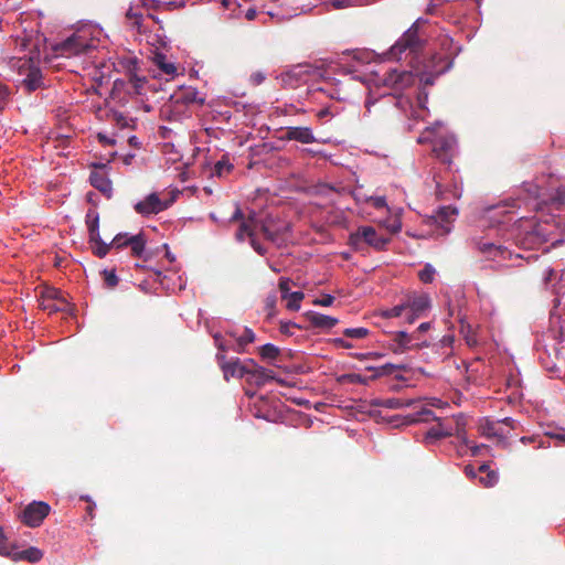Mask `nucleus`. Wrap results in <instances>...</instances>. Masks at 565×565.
I'll list each match as a JSON object with an SVG mask.
<instances>
[{
  "label": "nucleus",
  "mask_w": 565,
  "mask_h": 565,
  "mask_svg": "<svg viewBox=\"0 0 565 565\" xmlns=\"http://www.w3.org/2000/svg\"><path fill=\"white\" fill-rule=\"evenodd\" d=\"M428 36L426 33H416L407 29L385 53L388 61L408 60L409 65L417 72L424 86H431L436 77L444 74L450 62L446 55L433 54L429 58L419 61L426 49Z\"/></svg>",
  "instance_id": "f257e3e1"
},
{
  "label": "nucleus",
  "mask_w": 565,
  "mask_h": 565,
  "mask_svg": "<svg viewBox=\"0 0 565 565\" xmlns=\"http://www.w3.org/2000/svg\"><path fill=\"white\" fill-rule=\"evenodd\" d=\"M390 242V237L379 235L372 226H360L349 236V245L356 252L363 250L364 244L376 250H384Z\"/></svg>",
  "instance_id": "f03ea898"
},
{
  "label": "nucleus",
  "mask_w": 565,
  "mask_h": 565,
  "mask_svg": "<svg viewBox=\"0 0 565 565\" xmlns=\"http://www.w3.org/2000/svg\"><path fill=\"white\" fill-rule=\"evenodd\" d=\"M11 66L17 68L20 74H25L23 85L29 93L36 90L42 86L41 70L34 65L30 57H17L11 60Z\"/></svg>",
  "instance_id": "7ed1b4c3"
},
{
  "label": "nucleus",
  "mask_w": 565,
  "mask_h": 565,
  "mask_svg": "<svg viewBox=\"0 0 565 565\" xmlns=\"http://www.w3.org/2000/svg\"><path fill=\"white\" fill-rule=\"evenodd\" d=\"M39 307L50 315L55 312H71L72 306L60 289L45 287L39 298Z\"/></svg>",
  "instance_id": "20e7f679"
},
{
  "label": "nucleus",
  "mask_w": 565,
  "mask_h": 565,
  "mask_svg": "<svg viewBox=\"0 0 565 565\" xmlns=\"http://www.w3.org/2000/svg\"><path fill=\"white\" fill-rule=\"evenodd\" d=\"M315 74V70L310 64H298L280 75L281 84L287 88H297L306 84Z\"/></svg>",
  "instance_id": "39448f33"
},
{
  "label": "nucleus",
  "mask_w": 565,
  "mask_h": 565,
  "mask_svg": "<svg viewBox=\"0 0 565 565\" xmlns=\"http://www.w3.org/2000/svg\"><path fill=\"white\" fill-rule=\"evenodd\" d=\"M51 507L46 502L33 501L23 509L19 518L25 525L38 527L49 515Z\"/></svg>",
  "instance_id": "423d86ee"
},
{
  "label": "nucleus",
  "mask_w": 565,
  "mask_h": 565,
  "mask_svg": "<svg viewBox=\"0 0 565 565\" xmlns=\"http://www.w3.org/2000/svg\"><path fill=\"white\" fill-rule=\"evenodd\" d=\"M216 361L223 372L224 380L227 382L231 377L243 379L248 375L250 364L247 363V360L245 362H242L238 358L227 360L225 354L217 353Z\"/></svg>",
  "instance_id": "0eeeda50"
},
{
  "label": "nucleus",
  "mask_w": 565,
  "mask_h": 565,
  "mask_svg": "<svg viewBox=\"0 0 565 565\" xmlns=\"http://www.w3.org/2000/svg\"><path fill=\"white\" fill-rule=\"evenodd\" d=\"M415 77L419 78L414 68L413 71L392 70L384 75L383 84L395 92H402L414 84Z\"/></svg>",
  "instance_id": "6e6552de"
},
{
  "label": "nucleus",
  "mask_w": 565,
  "mask_h": 565,
  "mask_svg": "<svg viewBox=\"0 0 565 565\" xmlns=\"http://www.w3.org/2000/svg\"><path fill=\"white\" fill-rule=\"evenodd\" d=\"M457 215V209L452 206H441L434 215L427 218V224L437 226V235H447L450 233V224Z\"/></svg>",
  "instance_id": "1a4fd4ad"
},
{
  "label": "nucleus",
  "mask_w": 565,
  "mask_h": 565,
  "mask_svg": "<svg viewBox=\"0 0 565 565\" xmlns=\"http://www.w3.org/2000/svg\"><path fill=\"white\" fill-rule=\"evenodd\" d=\"M457 140L452 136H440L435 139L433 152L443 162L450 164L456 154Z\"/></svg>",
  "instance_id": "9d476101"
},
{
  "label": "nucleus",
  "mask_w": 565,
  "mask_h": 565,
  "mask_svg": "<svg viewBox=\"0 0 565 565\" xmlns=\"http://www.w3.org/2000/svg\"><path fill=\"white\" fill-rule=\"evenodd\" d=\"M427 345L428 343L426 341H414V334H409L405 331H397L393 334L388 348L394 353L398 354Z\"/></svg>",
  "instance_id": "9b49d317"
},
{
  "label": "nucleus",
  "mask_w": 565,
  "mask_h": 565,
  "mask_svg": "<svg viewBox=\"0 0 565 565\" xmlns=\"http://www.w3.org/2000/svg\"><path fill=\"white\" fill-rule=\"evenodd\" d=\"M170 203V201H162L157 193H151L136 203L134 207L138 214L148 216L167 210Z\"/></svg>",
  "instance_id": "f8f14e48"
},
{
  "label": "nucleus",
  "mask_w": 565,
  "mask_h": 565,
  "mask_svg": "<svg viewBox=\"0 0 565 565\" xmlns=\"http://www.w3.org/2000/svg\"><path fill=\"white\" fill-rule=\"evenodd\" d=\"M280 139L284 141L295 140L300 143H313L317 141L310 127H287Z\"/></svg>",
  "instance_id": "ddd939ff"
},
{
  "label": "nucleus",
  "mask_w": 565,
  "mask_h": 565,
  "mask_svg": "<svg viewBox=\"0 0 565 565\" xmlns=\"http://www.w3.org/2000/svg\"><path fill=\"white\" fill-rule=\"evenodd\" d=\"M89 49L87 41L81 36L73 34L60 44L58 50L63 55H78Z\"/></svg>",
  "instance_id": "4468645a"
},
{
  "label": "nucleus",
  "mask_w": 565,
  "mask_h": 565,
  "mask_svg": "<svg viewBox=\"0 0 565 565\" xmlns=\"http://www.w3.org/2000/svg\"><path fill=\"white\" fill-rule=\"evenodd\" d=\"M146 82L147 79L145 76H138L137 74L131 73L127 83L121 79L115 81L113 93L125 89L128 94L140 95Z\"/></svg>",
  "instance_id": "2eb2a0df"
},
{
  "label": "nucleus",
  "mask_w": 565,
  "mask_h": 565,
  "mask_svg": "<svg viewBox=\"0 0 565 565\" xmlns=\"http://www.w3.org/2000/svg\"><path fill=\"white\" fill-rule=\"evenodd\" d=\"M235 236L239 242H243L245 236H248L250 245L257 254L264 256L267 253V249L256 239L255 226H250V221H244L242 224H239Z\"/></svg>",
  "instance_id": "dca6fc26"
},
{
  "label": "nucleus",
  "mask_w": 565,
  "mask_h": 565,
  "mask_svg": "<svg viewBox=\"0 0 565 565\" xmlns=\"http://www.w3.org/2000/svg\"><path fill=\"white\" fill-rule=\"evenodd\" d=\"M247 363L250 364L247 380L257 386L265 385L269 380H274V372L258 365L253 359H248Z\"/></svg>",
  "instance_id": "f3484780"
},
{
  "label": "nucleus",
  "mask_w": 565,
  "mask_h": 565,
  "mask_svg": "<svg viewBox=\"0 0 565 565\" xmlns=\"http://www.w3.org/2000/svg\"><path fill=\"white\" fill-rule=\"evenodd\" d=\"M478 430L481 436L487 438H498L499 441H503L505 438V433L498 420L483 418L479 423Z\"/></svg>",
  "instance_id": "a211bd4d"
},
{
  "label": "nucleus",
  "mask_w": 565,
  "mask_h": 565,
  "mask_svg": "<svg viewBox=\"0 0 565 565\" xmlns=\"http://www.w3.org/2000/svg\"><path fill=\"white\" fill-rule=\"evenodd\" d=\"M305 317L313 328L319 329H331L339 322L337 318L326 316L316 311H308L305 313Z\"/></svg>",
  "instance_id": "6ab92c4d"
},
{
  "label": "nucleus",
  "mask_w": 565,
  "mask_h": 565,
  "mask_svg": "<svg viewBox=\"0 0 565 565\" xmlns=\"http://www.w3.org/2000/svg\"><path fill=\"white\" fill-rule=\"evenodd\" d=\"M523 190L526 192L529 199L536 201V207L542 209L546 201L547 189L531 182L523 183Z\"/></svg>",
  "instance_id": "aec40b11"
},
{
  "label": "nucleus",
  "mask_w": 565,
  "mask_h": 565,
  "mask_svg": "<svg viewBox=\"0 0 565 565\" xmlns=\"http://www.w3.org/2000/svg\"><path fill=\"white\" fill-rule=\"evenodd\" d=\"M288 228V226H277L273 221H265L260 224V232L267 241L275 244H279L281 234Z\"/></svg>",
  "instance_id": "412c9836"
},
{
  "label": "nucleus",
  "mask_w": 565,
  "mask_h": 565,
  "mask_svg": "<svg viewBox=\"0 0 565 565\" xmlns=\"http://www.w3.org/2000/svg\"><path fill=\"white\" fill-rule=\"evenodd\" d=\"M416 404L413 399L401 398V397H390V398H379L373 402L374 406L388 408V409H399L403 407H411Z\"/></svg>",
  "instance_id": "4be33fe9"
},
{
  "label": "nucleus",
  "mask_w": 565,
  "mask_h": 565,
  "mask_svg": "<svg viewBox=\"0 0 565 565\" xmlns=\"http://www.w3.org/2000/svg\"><path fill=\"white\" fill-rule=\"evenodd\" d=\"M90 184L102 193L110 196L113 186L110 180L102 171H93L89 175Z\"/></svg>",
  "instance_id": "5701e85b"
},
{
  "label": "nucleus",
  "mask_w": 565,
  "mask_h": 565,
  "mask_svg": "<svg viewBox=\"0 0 565 565\" xmlns=\"http://www.w3.org/2000/svg\"><path fill=\"white\" fill-rule=\"evenodd\" d=\"M407 311H412L413 316L422 317L429 308V298L425 295L408 298L405 302Z\"/></svg>",
  "instance_id": "b1692460"
},
{
  "label": "nucleus",
  "mask_w": 565,
  "mask_h": 565,
  "mask_svg": "<svg viewBox=\"0 0 565 565\" xmlns=\"http://www.w3.org/2000/svg\"><path fill=\"white\" fill-rule=\"evenodd\" d=\"M546 201L544 206H548L552 210H562L565 207V185H561L555 189L553 192L546 195Z\"/></svg>",
  "instance_id": "393cba45"
},
{
  "label": "nucleus",
  "mask_w": 565,
  "mask_h": 565,
  "mask_svg": "<svg viewBox=\"0 0 565 565\" xmlns=\"http://www.w3.org/2000/svg\"><path fill=\"white\" fill-rule=\"evenodd\" d=\"M457 321L460 324V333L465 337L468 345L472 347L477 344V339L472 332L471 326L466 321L465 313H461L460 309L457 312Z\"/></svg>",
  "instance_id": "a878e982"
},
{
  "label": "nucleus",
  "mask_w": 565,
  "mask_h": 565,
  "mask_svg": "<svg viewBox=\"0 0 565 565\" xmlns=\"http://www.w3.org/2000/svg\"><path fill=\"white\" fill-rule=\"evenodd\" d=\"M153 64L161 71V73L168 76H174L177 74V67L173 63L167 60V56L162 53H156L152 57Z\"/></svg>",
  "instance_id": "bb28decb"
},
{
  "label": "nucleus",
  "mask_w": 565,
  "mask_h": 565,
  "mask_svg": "<svg viewBox=\"0 0 565 565\" xmlns=\"http://www.w3.org/2000/svg\"><path fill=\"white\" fill-rule=\"evenodd\" d=\"M42 557H43L42 551L36 548V547H29V548H26L24 551H21V552H14L11 555V558L13 561L23 559V561H28L30 563H36Z\"/></svg>",
  "instance_id": "cd10ccee"
},
{
  "label": "nucleus",
  "mask_w": 565,
  "mask_h": 565,
  "mask_svg": "<svg viewBox=\"0 0 565 565\" xmlns=\"http://www.w3.org/2000/svg\"><path fill=\"white\" fill-rule=\"evenodd\" d=\"M255 339H256V335L253 332V330L249 328H245L243 331V334H241V335H238V338H236V347L234 348V350L237 353H244L246 345L249 343H253L255 341Z\"/></svg>",
  "instance_id": "c85d7f7f"
},
{
  "label": "nucleus",
  "mask_w": 565,
  "mask_h": 565,
  "mask_svg": "<svg viewBox=\"0 0 565 565\" xmlns=\"http://www.w3.org/2000/svg\"><path fill=\"white\" fill-rule=\"evenodd\" d=\"M128 243H129L128 246H130V248H131L132 256L141 257V255L145 252V246H146V239H145L143 235L141 233L137 234V235H132V236H130Z\"/></svg>",
  "instance_id": "c756f323"
},
{
  "label": "nucleus",
  "mask_w": 565,
  "mask_h": 565,
  "mask_svg": "<svg viewBox=\"0 0 565 565\" xmlns=\"http://www.w3.org/2000/svg\"><path fill=\"white\" fill-rule=\"evenodd\" d=\"M279 354L280 349L271 343L264 344L259 348V355L263 360H275Z\"/></svg>",
  "instance_id": "7c9ffc66"
},
{
  "label": "nucleus",
  "mask_w": 565,
  "mask_h": 565,
  "mask_svg": "<svg viewBox=\"0 0 565 565\" xmlns=\"http://www.w3.org/2000/svg\"><path fill=\"white\" fill-rule=\"evenodd\" d=\"M305 298V294L302 291H294L287 297V309L290 311H298L300 309V303Z\"/></svg>",
  "instance_id": "2f4dec72"
},
{
  "label": "nucleus",
  "mask_w": 565,
  "mask_h": 565,
  "mask_svg": "<svg viewBox=\"0 0 565 565\" xmlns=\"http://www.w3.org/2000/svg\"><path fill=\"white\" fill-rule=\"evenodd\" d=\"M448 436H451V431L448 429H445L441 425H439L437 427H431L426 433L425 438H426V440H437V439H441V438H445Z\"/></svg>",
  "instance_id": "473e14b6"
},
{
  "label": "nucleus",
  "mask_w": 565,
  "mask_h": 565,
  "mask_svg": "<svg viewBox=\"0 0 565 565\" xmlns=\"http://www.w3.org/2000/svg\"><path fill=\"white\" fill-rule=\"evenodd\" d=\"M405 369H406L405 365H396V364L387 363V364L382 365V366H380L377 369H374L375 374L372 375V379H376V377H380V376H383V375H390L395 370H405ZM369 370H373V367H369Z\"/></svg>",
  "instance_id": "72a5a7b5"
},
{
  "label": "nucleus",
  "mask_w": 565,
  "mask_h": 565,
  "mask_svg": "<svg viewBox=\"0 0 565 565\" xmlns=\"http://www.w3.org/2000/svg\"><path fill=\"white\" fill-rule=\"evenodd\" d=\"M433 419H435L433 411L429 408H426V407H422L418 412H416L415 414H413L409 417L408 422L417 423V422H429Z\"/></svg>",
  "instance_id": "f704fd0d"
},
{
  "label": "nucleus",
  "mask_w": 565,
  "mask_h": 565,
  "mask_svg": "<svg viewBox=\"0 0 565 565\" xmlns=\"http://www.w3.org/2000/svg\"><path fill=\"white\" fill-rule=\"evenodd\" d=\"M405 311H407V306L404 302L401 305H396L393 308L383 310L381 315H382V317L387 318V319L398 318V317H403Z\"/></svg>",
  "instance_id": "c9c22d12"
},
{
  "label": "nucleus",
  "mask_w": 565,
  "mask_h": 565,
  "mask_svg": "<svg viewBox=\"0 0 565 565\" xmlns=\"http://www.w3.org/2000/svg\"><path fill=\"white\" fill-rule=\"evenodd\" d=\"M86 225L88 232H95L99 228V215L96 211L89 210L86 214Z\"/></svg>",
  "instance_id": "e433bc0d"
},
{
  "label": "nucleus",
  "mask_w": 565,
  "mask_h": 565,
  "mask_svg": "<svg viewBox=\"0 0 565 565\" xmlns=\"http://www.w3.org/2000/svg\"><path fill=\"white\" fill-rule=\"evenodd\" d=\"M238 221L241 222V224L244 221H250V226H256L254 214L249 215L247 218H245L239 205L236 204L235 211L232 214V216L230 217V223H234V222H238Z\"/></svg>",
  "instance_id": "4c0bfd02"
},
{
  "label": "nucleus",
  "mask_w": 565,
  "mask_h": 565,
  "mask_svg": "<svg viewBox=\"0 0 565 565\" xmlns=\"http://www.w3.org/2000/svg\"><path fill=\"white\" fill-rule=\"evenodd\" d=\"M370 331L366 328H348L343 331V334L352 339H363L369 335Z\"/></svg>",
  "instance_id": "58836bf2"
},
{
  "label": "nucleus",
  "mask_w": 565,
  "mask_h": 565,
  "mask_svg": "<svg viewBox=\"0 0 565 565\" xmlns=\"http://www.w3.org/2000/svg\"><path fill=\"white\" fill-rule=\"evenodd\" d=\"M129 238H130V236H128V234H126V233L117 234L114 237V239L110 242L111 248L121 249L124 247H127L129 245V243H128Z\"/></svg>",
  "instance_id": "ea45409f"
},
{
  "label": "nucleus",
  "mask_w": 565,
  "mask_h": 565,
  "mask_svg": "<svg viewBox=\"0 0 565 565\" xmlns=\"http://www.w3.org/2000/svg\"><path fill=\"white\" fill-rule=\"evenodd\" d=\"M126 18L131 21L132 26L139 28L142 13L138 9L130 7L126 12Z\"/></svg>",
  "instance_id": "a19ab883"
},
{
  "label": "nucleus",
  "mask_w": 565,
  "mask_h": 565,
  "mask_svg": "<svg viewBox=\"0 0 565 565\" xmlns=\"http://www.w3.org/2000/svg\"><path fill=\"white\" fill-rule=\"evenodd\" d=\"M435 276V269L431 265H426L419 273L418 277L419 279L425 282H431Z\"/></svg>",
  "instance_id": "79ce46f5"
},
{
  "label": "nucleus",
  "mask_w": 565,
  "mask_h": 565,
  "mask_svg": "<svg viewBox=\"0 0 565 565\" xmlns=\"http://www.w3.org/2000/svg\"><path fill=\"white\" fill-rule=\"evenodd\" d=\"M557 273L551 267H545L542 271L543 285L547 288L552 285V281L556 278Z\"/></svg>",
  "instance_id": "37998d69"
},
{
  "label": "nucleus",
  "mask_w": 565,
  "mask_h": 565,
  "mask_svg": "<svg viewBox=\"0 0 565 565\" xmlns=\"http://www.w3.org/2000/svg\"><path fill=\"white\" fill-rule=\"evenodd\" d=\"M498 473L495 471H488L484 477H480L479 481L484 487H493L498 482Z\"/></svg>",
  "instance_id": "c03bdc74"
},
{
  "label": "nucleus",
  "mask_w": 565,
  "mask_h": 565,
  "mask_svg": "<svg viewBox=\"0 0 565 565\" xmlns=\"http://www.w3.org/2000/svg\"><path fill=\"white\" fill-rule=\"evenodd\" d=\"M344 379L349 382V383H352V384H361V385H366L369 383L370 380H373L372 376L371 377H365L361 374H358V373H351V374H347L344 376Z\"/></svg>",
  "instance_id": "a18cd8bd"
},
{
  "label": "nucleus",
  "mask_w": 565,
  "mask_h": 565,
  "mask_svg": "<svg viewBox=\"0 0 565 565\" xmlns=\"http://www.w3.org/2000/svg\"><path fill=\"white\" fill-rule=\"evenodd\" d=\"M110 249V243L106 244L105 242H99L95 244L93 252L97 257L103 258L109 253Z\"/></svg>",
  "instance_id": "49530a36"
},
{
  "label": "nucleus",
  "mask_w": 565,
  "mask_h": 565,
  "mask_svg": "<svg viewBox=\"0 0 565 565\" xmlns=\"http://www.w3.org/2000/svg\"><path fill=\"white\" fill-rule=\"evenodd\" d=\"M0 555L11 557L12 551L8 545V540L3 533V529L0 526Z\"/></svg>",
  "instance_id": "de8ad7c7"
},
{
  "label": "nucleus",
  "mask_w": 565,
  "mask_h": 565,
  "mask_svg": "<svg viewBox=\"0 0 565 565\" xmlns=\"http://www.w3.org/2000/svg\"><path fill=\"white\" fill-rule=\"evenodd\" d=\"M113 120L116 122L117 126H119L120 128H126V127H129L130 126V122L132 121V119L130 118H127L126 116H124L121 113H114L113 114Z\"/></svg>",
  "instance_id": "09e8293b"
},
{
  "label": "nucleus",
  "mask_w": 565,
  "mask_h": 565,
  "mask_svg": "<svg viewBox=\"0 0 565 565\" xmlns=\"http://www.w3.org/2000/svg\"><path fill=\"white\" fill-rule=\"evenodd\" d=\"M462 299H457L456 303H452L450 300L448 301V316L450 318H455L457 320L458 309L462 312Z\"/></svg>",
  "instance_id": "8fccbe9b"
},
{
  "label": "nucleus",
  "mask_w": 565,
  "mask_h": 565,
  "mask_svg": "<svg viewBox=\"0 0 565 565\" xmlns=\"http://www.w3.org/2000/svg\"><path fill=\"white\" fill-rule=\"evenodd\" d=\"M103 275H104L105 282L107 284L108 287L113 288V287L117 286L118 277L114 270H104Z\"/></svg>",
  "instance_id": "3c124183"
},
{
  "label": "nucleus",
  "mask_w": 565,
  "mask_h": 565,
  "mask_svg": "<svg viewBox=\"0 0 565 565\" xmlns=\"http://www.w3.org/2000/svg\"><path fill=\"white\" fill-rule=\"evenodd\" d=\"M233 169V164H231L226 160H220L215 163V172L218 175H222L225 172H230Z\"/></svg>",
  "instance_id": "603ef678"
},
{
  "label": "nucleus",
  "mask_w": 565,
  "mask_h": 565,
  "mask_svg": "<svg viewBox=\"0 0 565 565\" xmlns=\"http://www.w3.org/2000/svg\"><path fill=\"white\" fill-rule=\"evenodd\" d=\"M289 284H290V279L289 278L282 277V278L279 279L278 287H279V290L281 292V298L282 299H287L288 295L291 294L289 291Z\"/></svg>",
  "instance_id": "864d4df0"
},
{
  "label": "nucleus",
  "mask_w": 565,
  "mask_h": 565,
  "mask_svg": "<svg viewBox=\"0 0 565 565\" xmlns=\"http://www.w3.org/2000/svg\"><path fill=\"white\" fill-rule=\"evenodd\" d=\"M547 436L556 440V445H565V429L550 431Z\"/></svg>",
  "instance_id": "5fc2aeb1"
},
{
  "label": "nucleus",
  "mask_w": 565,
  "mask_h": 565,
  "mask_svg": "<svg viewBox=\"0 0 565 565\" xmlns=\"http://www.w3.org/2000/svg\"><path fill=\"white\" fill-rule=\"evenodd\" d=\"M428 23L425 18H418L408 29L414 30L416 33H426L424 26Z\"/></svg>",
  "instance_id": "6e6d98bb"
},
{
  "label": "nucleus",
  "mask_w": 565,
  "mask_h": 565,
  "mask_svg": "<svg viewBox=\"0 0 565 565\" xmlns=\"http://www.w3.org/2000/svg\"><path fill=\"white\" fill-rule=\"evenodd\" d=\"M334 302V297L331 295H322L321 298L315 299L313 305L329 307Z\"/></svg>",
  "instance_id": "4d7b16f0"
},
{
  "label": "nucleus",
  "mask_w": 565,
  "mask_h": 565,
  "mask_svg": "<svg viewBox=\"0 0 565 565\" xmlns=\"http://www.w3.org/2000/svg\"><path fill=\"white\" fill-rule=\"evenodd\" d=\"M276 301V296H269L266 298L265 309L268 312V317H273L275 315Z\"/></svg>",
  "instance_id": "13d9d810"
},
{
  "label": "nucleus",
  "mask_w": 565,
  "mask_h": 565,
  "mask_svg": "<svg viewBox=\"0 0 565 565\" xmlns=\"http://www.w3.org/2000/svg\"><path fill=\"white\" fill-rule=\"evenodd\" d=\"M214 341H215V345L218 350L217 353H223L225 354V352L228 350V345L225 343V341L223 340V338L218 334H215L214 335Z\"/></svg>",
  "instance_id": "bf43d9fd"
},
{
  "label": "nucleus",
  "mask_w": 565,
  "mask_h": 565,
  "mask_svg": "<svg viewBox=\"0 0 565 565\" xmlns=\"http://www.w3.org/2000/svg\"><path fill=\"white\" fill-rule=\"evenodd\" d=\"M140 1H141L142 7H145L147 9H157V8H160L161 6L168 4L167 2H162L161 0H140Z\"/></svg>",
  "instance_id": "052dcab7"
},
{
  "label": "nucleus",
  "mask_w": 565,
  "mask_h": 565,
  "mask_svg": "<svg viewBox=\"0 0 565 565\" xmlns=\"http://www.w3.org/2000/svg\"><path fill=\"white\" fill-rule=\"evenodd\" d=\"M529 239L532 244H541L544 241L539 226H536L532 233H529Z\"/></svg>",
  "instance_id": "680f3d73"
},
{
  "label": "nucleus",
  "mask_w": 565,
  "mask_h": 565,
  "mask_svg": "<svg viewBox=\"0 0 565 565\" xmlns=\"http://www.w3.org/2000/svg\"><path fill=\"white\" fill-rule=\"evenodd\" d=\"M386 228L392 233L396 234L402 230V222L398 218H394L392 222L386 224Z\"/></svg>",
  "instance_id": "e2e57ef3"
},
{
  "label": "nucleus",
  "mask_w": 565,
  "mask_h": 565,
  "mask_svg": "<svg viewBox=\"0 0 565 565\" xmlns=\"http://www.w3.org/2000/svg\"><path fill=\"white\" fill-rule=\"evenodd\" d=\"M369 201L372 202V205L375 209H382L386 206V200L384 196H371Z\"/></svg>",
  "instance_id": "0e129e2a"
},
{
  "label": "nucleus",
  "mask_w": 565,
  "mask_h": 565,
  "mask_svg": "<svg viewBox=\"0 0 565 565\" xmlns=\"http://www.w3.org/2000/svg\"><path fill=\"white\" fill-rule=\"evenodd\" d=\"M249 81L253 85H260L265 81V75L262 72H255L250 75Z\"/></svg>",
  "instance_id": "69168bd1"
},
{
  "label": "nucleus",
  "mask_w": 565,
  "mask_h": 565,
  "mask_svg": "<svg viewBox=\"0 0 565 565\" xmlns=\"http://www.w3.org/2000/svg\"><path fill=\"white\" fill-rule=\"evenodd\" d=\"M479 249L481 253H484V254H491L492 250H495L498 252L499 250V247L495 246L494 244L492 243H483V244H480L479 245Z\"/></svg>",
  "instance_id": "338daca9"
},
{
  "label": "nucleus",
  "mask_w": 565,
  "mask_h": 565,
  "mask_svg": "<svg viewBox=\"0 0 565 565\" xmlns=\"http://www.w3.org/2000/svg\"><path fill=\"white\" fill-rule=\"evenodd\" d=\"M8 96H9L8 87L6 85H3L2 83H0V108L3 107Z\"/></svg>",
  "instance_id": "774afa93"
}]
</instances>
